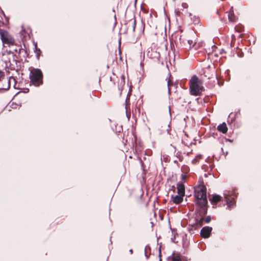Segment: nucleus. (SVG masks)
<instances>
[{"label":"nucleus","mask_w":261,"mask_h":261,"mask_svg":"<svg viewBox=\"0 0 261 261\" xmlns=\"http://www.w3.org/2000/svg\"><path fill=\"white\" fill-rule=\"evenodd\" d=\"M194 197L196 205V208H199V211L201 215L206 214L207 211L206 188L203 183L195 188Z\"/></svg>","instance_id":"nucleus-1"},{"label":"nucleus","mask_w":261,"mask_h":261,"mask_svg":"<svg viewBox=\"0 0 261 261\" xmlns=\"http://www.w3.org/2000/svg\"><path fill=\"white\" fill-rule=\"evenodd\" d=\"M0 38L3 43L9 47L15 45V40L14 37L5 30L0 29Z\"/></svg>","instance_id":"nucleus-4"},{"label":"nucleus","mask_w":261,"mask_h":261,"mask_svg":"<svg viewBox=\"0 0 261 261\" xmlns=\"http://www.w3.org/2000/svg\"><path fill=\"white\" fill-rule=\"evenodd\" d=\"M203 83L196 75L193 76L189 81L190 91L191 95L199 96L204 91Z\"/></svg>","instance_id":"nucleus-2"},{"label":"nucleus","mask_w":261,"mask_h":261,"mask_svg":"<svg viewBox=\"0 0 261 261\" xmlns=\"http://www.w3.org/2000/svg\"><path fill=\"white\" fill-rule=\"evenodd\" d=\"M201 157H202L201 155H199L198 156H196V158L193 160L192 162L193 163H196L199 160L201 159Z\"/></svg>","instance_id":"nucleus-18"},{"label":"nucleus","mask_w":261,"mask_h":261,"mask_svg":"<svg viewBox=\"0 0 261 261\" xmlns=\"http://www.w3.org/2000/svg\"><path fill=\"white\" fill-rule=\"evenodd\" d=\"M177 192L179 195H185V186L182 183H178L177 185Z\"/></svg>","instance_id":"nucleus-11"},{"label":"nucleus","mask_w":261,"mask_h":261,"mask_svg":"<svg viewBox=\"0 0 261 261\" xmlns=\"http://www.w3.org/2000/svg\"><path fill=\"white\" fill-rule=\"evenodd\" d=\"M184 257H182L180 255L176 254H174L171 258V261H183Z\"/></svg>","instance_id":"nucleus-14"},{"label":"nucleus","mask_w":261,"mask_h":261,"mask_svg":"<svg viewBox=\"0 0 261 261\" xmlns=\"http://www.w3.org/2000/svg\"><path fill=\"white\" fill-rule=\"evenodd\" d=\"M217 129L219 132H221L223 134H226L227 132L228 128L225 122H223L222 124H220L218 126Z\"/></svg>","instance_id":"nucleus-12"},{"label":"nucleus","mask_w":261,"mask_h":261,"mask_svg":"<svg viewBox=\"0 0 261 261\" xmlns=\"http://www.w3.org/2000/svg\"><path fill=\"white\" fill-rule=\"evenodd\" d=\"M31 83L36 87H38L43 84V73L41 70L38 68H33L30 73Z\"/></svg>","instance_id":"nucleus-3"},{"label":"nucleus","mask_w":261,"mask_h":261,"mask_svg":"<svg viewBox=\"0 0 261 261\" xmlns=\"http://www.w3.org/2000/svg\"><path fill=\"white\" fill-rule=\"evenodd\" d=\"M212 230V227L209 226L203 227L200 231V236L203 238H208Z\"/></svg>","instance_id":"nucleus-7"},{"label":"nucleus","mask_w":261,"mask_h":261,"mask_svg":"<svg viewBox=\"0 0 261 261\" xmlns=\"http://www.w3.org/2000/svg\"><path fill=\"white\" fill-rule=\"evenodd\" d=\"M41 53V50L39 49H37V56L38 58L39 57V55Z\"/></svg>","instance_id":"nucleus-21"},{"label":"nucleus","mask_w":261,"mask_h":261,"mask_svg":"<svg viewBox=\"0 0 261 261\" xmlns=\"http://www.w3.org/2000/svg\"><path fill=\"white\" fill-rule=\"evenodd\" d=\"M228 17L229 20L232 22H235L237 19V17L234 14L232 7L230 8V9L229 11V14L228 15Z\"/></svg>","instance_id":"nucleus-13"},{"label":"nucleus","mask_w":261,"mask_h":261,"mask_svg":"<svg viewBox=\"0 0 261 261\" xmlns=\"http://www.w3.org/2000/svg\"><path fill=\"white\" fill-rule=\"evenodd\" d=\"M182 7H183V8H188V4H186V3H182Z\"/></svg>","instance_id":"nucleus-22"},{"label":"nucleus","mask_w":261,"mask_h":261,"mask_svg":"<svg viewBox=\"0 0 261 261\" xmlns=\"http://www.w3.org/2000/svg\"><path fill=\"white\" fill-rule=\"evenodd\" d=\"M172 77L169 71H168V76L166 79V80H167V85L168 88V92L169 94L171 93V89L170 87L173 85L172 82Z\"/></svg>","instance_id":"nucleus-9"},{"label":"nucleus","mask_w":261,"mask_h":261,"mask_svg":"<svg viewBox=\"0 0 261 261\" xmlns=\"http://www.w3.org/2000/svg\"><path fill=\"white\" fill-rule=\"evenodd\" d=\"M183 178H185V176L183 175Z\"/></svg>","instance_id":"nucleus-26"},{"label":"nucleus","mask_w":261,"mask_h":261,"mask_svg":"<svg viewBox=\"0 0 261 261\" xmlns=\"http://www.w3.org/2000/svg\"><path fill=\"white\" fill-rule=\"evenodd\" d=\"M196 222L195 224V227H200L202 226L203 225V221L204 220V216L206 215V214H204L203 215H201L199 211V208H196Z\"/></svg>","instance_id":"nucleus-6"},{"label":"nucleus","mask_w":261,"mask_h":261,"mask_svg":"<svg viewBox=\"0 0 261 261\" xmlns=\"http://www.w3.org/2000/svg\"><path fill=\"white\" fill-rule=\"evenodd\" d=\"M236 29L237 30V31L238 32H241L242 31V29L241 27H236Z\"/></svg>","instance_id":"nucleus-20"},{"label":"nucleus","mask_w":261,"mask_h":261,"mask_svg":"<svg viewBox=\"0 0 261 261\" xmlns=\"http://www.w3.org/2000/svg\"><path fill=\"white\" fill-rule=\"evenodd\" d=\"M14 48L10 50H13L14 52V54H19L21 50V48L19 46L17 45L15 43V45L13 46Z\"/></svg>","instance_id":"nucleus-16"},{"label":"nucleus","mask_w":261,"mask_h":261,"mask_svg":"<svg viewBox=\"0 0 261 261\" xmlns=\"http://www.w3.org/2000/svg\"><path fill=\"white\" fill-rule=\"evenodd\" d=\"M222 197L219 195H213L212 197L210 199L213 207L215 208L217 204L222 200Z\"/></svg>","instance_id":"nucleus-8"},{"label":"nucleus","mask_w":261,"mask_h":261,"mask_svg":"<svg viewBox=\"0 0 261 261\" xmlns=\"http://www.w3.org/2000/svg\"><path fill=\"white\" fill-rule=\"evenodd\" d=\"M133 23H134L133 30H135V27H136V19H134Z\"/></svg>","instance_id":"nucleus-23"},{"label":"nucleus","mask_w":261,"mask_h":261,"mask_svg":"<svg viewBox=\"0 0 261 261\" xmlns=\"http://www.w3.org/2000/svg\"><path fill=\"white\" fill-rule=\"evenodd\" d=\"M6 54H3V56H6V58L5 59V62L7 66H13L16 64L17 57L16 54L13 50H7Z\"/></svg>","instance_id":"nucleus-5"},{"label":"nucleus","mask_w":261,"mask_h":261,"mask_svg":"<svg viewBox=\"0 0 261 261\" xmlns=\"http://www.w3.org/2000/svg\"><path fill=\"white\" fill-rule=\"evenodd\" d=\"M188 43L189 45V48L191 49L192 48H194L195 50L197 49L198 48V45H197L196 43L194 42L192 40H188Z\"/></svg>","instance_id":"nucleus-15"},{"label":"nucleus","mask_w":261,"mask_h":261,"mask_svg":"<svg viewBox=\"0 0 261 261\" xmlns=\"http://www.w3.org/2000/svg\"><path fill=\"white\" fill-rule=\"evenodd\" d=\"M225 199L226 202V203L227 204L228 207L229 208L231 207V205L233 204V201L232 199H230L229 197L225 196Z\"/></svg>","instance_id":"nucleus-17"},{"label":"nucleus","mask_w":261,"mask_h":261,"mask_svg":"<svg viewBox=\"0 0 261 261\" xmlns=\"http://www.w3.org/2000/svg\"><path fill=\"white\" fill-rule=\"evenodd\" d=\"M179 40L181 42V36H180V38H179ZM182 42H183V41H182Z\"/></svg>","instance_id":"nucleus-25"},{"label":"nucleus","mask_w":261,"mask_h":261,"mask_svg":"<svg viewBox=\"0 0 261 261\" xmlns=\"http://www.w3.org/2000/svg\"><path fill=\"white\" fill-rule=\"evenodd\" d=\"M205 222V223H209L211 220V217L210 216H207L205 219L204 220Z\"/></svg>","instance_id":"nucleus-19"},{"label":"nucleus","mask_w":261,"mask_h":261,"mask_svg":"<svg viewBox=\"0 0 261 261\" xmlns=\"http://www.w3.org/2000/svg\"><path fill=\"white\" fill-rule=\"evenodd\" d=\"M129 252H130V253H132H132H133V249H130V250H129Z\"/></svg>","instance_id":"nucleus-24"},{"label":"nucleus","mask_w":261,"mask_h":261,"mask_svg":"<svg viewBox=\"0 0 261 261\" xmlns=\"http://www.w3.org/2000/svg\"><path fill=\"white\" fill-rule=\"evenodd\" d=\"M183 197H184V196L178 194V195H176V196L172 195L171 196V198L173 200V202L174 203H175L176 204H180L182 201Z\"/></svg>","instance_id":"nucleus-10"}]
</instances>
